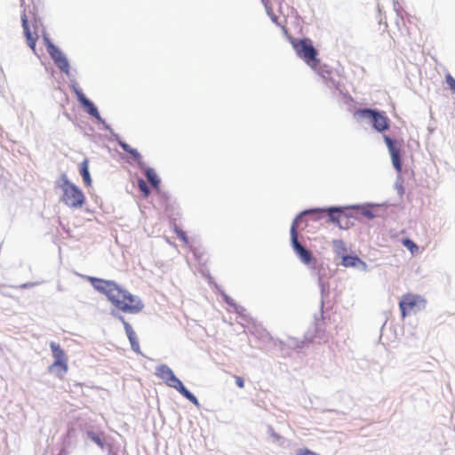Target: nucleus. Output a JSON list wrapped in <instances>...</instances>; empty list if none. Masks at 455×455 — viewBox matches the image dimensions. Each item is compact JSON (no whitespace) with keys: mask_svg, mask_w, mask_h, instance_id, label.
<instances>
[{"mask_svg":"<svg viewBox=\"0 0 455 455\" xmlns=\"http://www.w3.org/2000/svg\"><path fill=\"white\" fill-rule=\"evenodd\" d=\"M88 281L95 290L106 295L113 306L124 313L137 314L144 307L141 300L120 287L113 281L97 277H88Z\"/></svg>","mask_w":455,"mask_h":455,"instance_id":"f257e3e1","label":"nucleus"},{"mask_svg":"<svg viewBox=\"0 0 455 455\" xmlns=\"http://www.w3.org/2000/svg\"><path fill=\"white\" fill-rule=\"evenodd\" d=\"M24 9L21 13L22 27L28 46L33 52H36V44L38 39V34L35 23H36V7L35 4L32 6L26 5L25 1L21 0Z\"/></svg>","mask_w":455,"mask_h":455,"instance_id":"f03ea898","label":"nucleus"},{"mask_svg":"<svg viewBox=\"0 0 455 455\" xmlns=\"http://www.w3.org/2000/svg\"><path fill=\"white\" fill-rule=\"evenodd\" d=\"M60 180L61 183L59 187L62 191L61 202L70 208H82L85 203L84 192L70 182L67 175L63 174Z\"/></svg>","mask_w":455,"mask_h":455,"instance_id":"7ed1b4c3","label":"nucleus"},{"mask_svg":"<svg viewBox=\"0 0 455 455\" xmlns=\"http://www.w3.org/2000/svg\"><path fill=\"white\" fill-rule=\"evenodd\" d=\"M290 42L297 55L302 59L310 68H318L320 60L317 58L318 52L309 38L296 39L290 38Z\"/></svg>","mask_w":455,"mask_h":455,"instance_id":"20e7f679","label":"nucleus"},{"mask_svg":"<svg viewBox=\"0 0 455 455\" xmlns=\"http://www.w3.org/2000/svg\"><path fill=\"white\" fill-rule=\"evenodd\" d=\"M156 375L163 379L167 386L176 389L191 403L198 405L197 398L183 386L182 382L175 376L172 370L166 364L157 366Z\"/></svg>","mask_w":455,"mask_h":455,"instance_id":"39448f33","label":"nucleus"},{"mask_svg":"<svg viewBox=\"0 0 455 455\" xmlns=\"http://www.w3.org/2000/svg\"><path fill=\"white\" fill-rule=\"evenodd\" d=\"M328 212V215L330 217V220L331 222L335 223L337 226H339L340 228H348L350 226L353 225V222L351 221L352 216L348 214L344 208L340 207H331L328 209H311V210H306L300 213V215H308L315 212Z\"/></svg>","mask_w":455,"mask_h":455,"instance_id":"423d86ee","label":"nucleus"},{"mask_svg":"<svg viewBox=\"0 0 455 455\" xmlns=\"http://www.w3.org/2000/svg\"><path fill=\"white\" fill-rule=\"evenodd\" d=\"M355 116L371 120L373 128L378 132H384L389 128L388 118L377 110L371 108L358 109L355 112Z\"/></svg>","mask_w":455,"mask_h":455,"instance_id":"0eeeda50","label":"nucleus"},{"mask_svg":"<svg viewBox=\"0 0 455 455\" xmlns=\"http://www.w3.org/2000/svg\"><path fill=\"white\" fill-rule=\"evenodd\" d=\"M425 306V300L419 295L407 293L399 302L402 317L420 310Z\"/></svg>","mask_w":455,"mask_h":455,"instance_id":"6e6552de","label":"nucleus"},{"mask_svg":"<svg viewBox=\"0 0 455 455\" xmlns=\"http://www.w3.org/2000/svg\"><path fill=\"white\" fill-rule=\"evenodd\" d=\"M385 143L388 148V152L391 156L392 164L396 170L397 172H402V149H403V140H397L391 139L390 137L385 135L384 136Z\"/></svg>","mask_w":455,"mask_h":455,"instance_id":"1a4fd4ad","label":"nucleus"},{"mask_svg":"<svg viewBox=\"0 0 455 455\" xmlns=\"http://www.w3.org/2000/svg\"><path fill=\"white\" fill-rule=\"evenodd\" d=\"M303 215H299L292 222L291 228V244L296 251L297 255L299 257L302 262L308 264L312 259V255L309 251H307L305 247H303L298 241V233H297V226L299 220Z\"/></svg>","mask_w":455,"mask_h":455,"instance_id":"9d476101","label":"nucleus"},{"mask_svg":"<svg viewBox=\"0 0 455 455\" xmlns=\"http://www.w3.org/2000/svg\"><path fill=\"white\" fill-rule=\"evenodd\" d=\"M120 320L122 321V323L124 324L125 333H126V335L129 339V341L131 343L132 349L136 353H140V343H139V340H138L135 331H133V329L130 325V323L124 320V317L121 316Z\"/></svg>","mask_w":455,"mask_h":455,"instance_id":"9b49d317","label":"nucleus"},{"mask_svg":"<svg viewBox=\"0 0 455 455\" xmlns=\"http://www.w3.org/2000/svg\"><path fill=\"white\" fill-rule=\"evenodd\" d=\"M76 93L78 101L83 105L86 111L93 117L100 119V113L97 108L93 105V103L91 102L82 92L76 90Z\"/></svg>","mask_w":455,"mask_h":455,"instance_id":"f8f14e48","label":"nucleus"},{"mask_svg":"<svg viewBox=\"0 0 455 455\" xmlns=\"http://www.w3.org/2000/svg\"><path fill=\"white\" fill-rule=\"evenodd\" d=\"M50 347L52 353V356L54 361L52 363H59L60 362H68L67 355L64 349L60 347V344L55 342H51Z\"/></svg>","mask_w":455,"mask_h":455,"instance_id":"ddd939ff","label":"nucleus"},{"mask_svg":"<svg viewBox=\"0 0 455 455\" xmlns=\"http://www.w3.org/2000/svg\"><path fill=\"white\" fill-rule=\"evenodd\" d=\"M52 57L58 68L68 74L69 70V64L67 58L58 50H54V52H52Z\"/></svg>","mask_w":455,"mask_h":455,"instance_id":"4468645a","label":"nucleus"},{"mask_svg":"<svg viewBox=\"0 0 455 455\" xmlns=\"http://www.w3.org/2000/svg\"><path fill=\"white\" fill-rule=\"evenodd\" d=\"M68 362H60L59 363H52L49 366V371L53 372L56 376L62 379L64 375L68 372Z\"/></svg>","mask_w":455,"mask_h":455,"instance_id":"2eb2a0df","label":"nucleus"},{"mask_svg":"<svg viewBox=\"0 0 455 455\" xmlns=\"http://www.w3.org/2000/svg\"><path fill=\"white\" fill-rule=\"evenodd\" d=\"M145 175L148 180V182L151 184V186L158 190L160 188V179L158 178L156 172L152 168H145L144 170Z\"/></svg>","mask_w":455,"mask_h":455,"instance_id":"dca6fc26","label":"nucleus"},{"mask_svg":"<svg viewBox=\"0 0 455 455\" xmlns=\"http://www.w3.org/2000/svg\"><path fill=\"white\" fill-rule=\"evenodd\" d=\"M80 173L83 177L84 182L87 187L92 185V179L89 172V163L87 159H84L79 166Z\"/></svg>","mask_w":455,"mask_h":455,"instance_id":"f3484780","label":"nucleus"},{"mask_svg":"<svg viewBox=\"0 0 455 455\" xmlns=\"http://www.w3.org/2000/svg\"><path fill=\"white\" fill-rule=\"evenodd\" d=\"M118 144L120 147L128 154L132 156V157L140 164L141 160L140 154L134 148H132L127 143L119 140Z\"/></svg>","mask_w":455,"mask_h":455,"instance_id":"a211bd4d","label":"nucleus"},{"mask_svg":"<svg viewBox=\"0 0 455 455\" xmlns=\"http://www.w3.org/2000/svg\"><path fill=\"white\" fill-rule=\"evenodd\" d=\"M361 260L356 256H344L342 258L341 264L346 267H356L358 263H360Z\"/></svg>","mask_w":455,"mask_h":455,"instance_id":"6ab92c4d","label":"nucleus"},{"mask_svg":"<svg viewBox=\"0 0 455 455\" xmlns=\"http://www.w3.org/2000/svg\"><path fill=\"white\" fill-rule=\"evenodd\" d=\"M357 208L360 210V214L368 220H372L376 216L372 209L369 206H363Z\"/></svg>","mask_w":455,"mask_h":455,"instance_id":"aec40b11","label":"nucleus"},{"mask_svg":"<svg viewBox=\"0 0 455 455\" xmlns=\"http://www.w3.org/2000/svg\"><path fill=\"white\" fill-rule=\"evenodd\" d=\"M138 187L140 190V192L143 194V196L145 198L148 197L150 195V190L148 186L147 185L146 181L142 179H140L138 180Z\"/></svg>","mask_w":455,"mask_h":455,"instance_id":"412c9836","label":"nucleus"},{"mask_svg":"<svg viewBox=\"0 0 455 455\" xmlns=\"http://www.w3.org/2000/svg\"><path fill=\"white\" fill-rule=\"evenodd\" d=\"M87 435L90 437V439L93 441L97 445H99L101 449L104 448V442L98 434L90 431L87 433Z\"/></svg>","mask_w":455,"mask_h":455,"instance_id":"4be33fe9","label":"nucleus"},{"mask_svg":"<svg viewBox=\"0 0 455 455\" xmlns=\"http://www.w3.org/2000/svg\"><path fill=\"white\" fill-rule=\"evenodd\" d=\"M403 244L405 246L411 253L418 251L417 244L411 239L405 238L403 240Z\"/></svg>","mask_w":455,"mask_h":455,"instance_id":"5701e85b","label":"nucleus"},{"mask_svg":"<svg viewBox=\"0 0 455 455\" xmlns=\"http://www.w3.org/2000/svg\"><path fill=\"white\" fill-rule=\"evenodd\" d=\"M445 80L452 92L455 93V79L451 74H446Z\"/></svg>","mask_w":455,"mask_h":455,"instance_id":"b1692460","label":"nucleus"},{"mask_svg":"<svg viewBox=\"0 0 455 455\" xmlns=\"http://www.w3.org/2000/svg\"><path fill=\"white\" fill-rule=\"evenodd\" d=\"M296 455H319L307 448H302L297 451Z\"/></svg>","mask_w":455,"mask_h":455,"instance_id":"393cba45","label":"nucleus"},{"mask_svg":"<svg viewBox=\"0 0 455 455\" xmlns=\"http://www.w3.org/2000/svg\"><path fill=\"white\" fill-rule=\"evenodd\" d=\"M175 232L179 238H180L185 243H188V237L186 235V233L179 228H175Z\"/></svg>","mask_w":455,"mask_h":455,"instance_id":"a878e982","label":"nucleus"},{"mask_svg":"<svg viewBox=\"0 0 455 455\" xmlns=\"http://www.w3.org/2000/svg\"><path fill=\"white\" fill-rule=\"evenodd\" d=\"M235 384L239 388H243L244 381L243 379L240 376H235Z\"/></svg>","mask_w":455,"mask_h":455,"instance_id":"bb28decb","label":"nucleus"}]
</instances>
